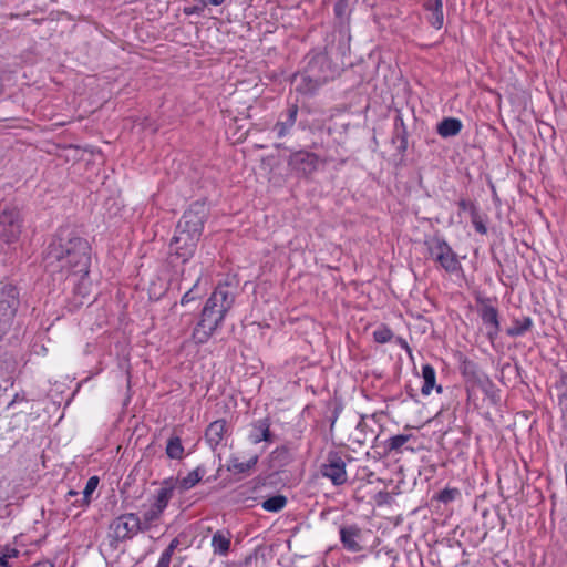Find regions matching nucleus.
<instances>
[{"label": "nucleus", "mask_w": 567, "mask_h": 567, "mask_svg": "<svg viewBox=\"0 0 567 567\" xmlns=\"http://www.w3.org/2000/svg\"><path fill=\"white\" fill-rule=\"evenodd\" d=\"M164 511L157 507L155 504L151 502L150 507L143 513V517L141 518L144 528L148 530L153 523L157 522L163 515Z\"/></svg>", "instance_id": "24"}, {"label": "nucleus", "mask_w": 567, "mask_h": 567, "mask_svg": "<svg viewBox=\"0 0 567 567\" xmlns=\"http://www.w3.org/2000/svg\"><path fill=\"white\" fill-rule=\"evenodd\" d=\"M373 499H374V503L377 506H379V507L383 506V505L388 504V502H389V493L384 492V491H380L374 495Z\"/></svg>", "instance_id": "33"}, {"label": "nucleus", "mask_w": 567, "mask_h": 567, "mask_svg": "<svg viewBox=\"0 0 567 567\" xmlns=\"http://www.w3.org/2000/svg\"><path fill=\"white\" fill-rule=\"evenodd\" d=\"M206 217L207 209L205 204L197 202L190 205L177 225H179L182 229L192 230L195 236H202Z\"/></svg>", "instance_id": "6"}, {"label": "nucleus", "mask_w": 567, "mask_h": 567, "mask_svg": "<svg viewBox=\"0 0 567 567\" xmlns=\"http://www.w3.org/2000/svg\"><path fill=\"white\" fill-rule=\"evenodd\" d=\"M340 539L343 547L349 551L358 553L362 549V530L357 525L341 527Z\"/></svg>", "instance_id": "11"}, {"label": "nucleus", "mask_w": 567, "mask_h": 567, "mask_svg": "<svg viewBox=\"0 0 567 567\" xmlns=\"http://www.w3.org/2000/svg\"><path fill=\"white\" fill-rule=\"evenodd\" d=\"M288 165L298 175L307 176L317 171L319 158L313 153L298 151L289 156Z\"/></svg>", "instance_id": "8"}, {"label": "nucleus", "mask_w": 567, "mask_h": 567, "mask_svg": "<svg viewBox=\"0 0 567 567\" xmlns=\"http://www.w3.org/2000/svg\"><path fill=\"white\" fill-rule=\"evenodd\" d=\"M179 545V540L178 538H174L169 545L167 546L166 550L169 551V553H173L175 551V549L178 547Z\"/></svg>", "instance_id": "38"}, {"label": "nucleus", "mask_w": 567, "mask_h": 567, "mask_svg": "<svg viewBox=\"0 0 567 567\" xmlns=\"http://www.w3.org/2000/svg\"><path fill=\"white\" fill-rule=\"evenodd\" d=\"M197 245L179 240L178 237H173L171 240V254L176 256L182 262H186L195 252Z\"/></svg>", "instance_id": "17"}, {"label": "nucleus", "mask_w": 567, "mask_h": 567, "mask_svg": "<svg viewBox=\"0 0 567 567\" xmlns=\"http://www.w3.org/2000/svg\"><path fill=\"white\" fill-rule=\"evenodd\" d=\"M321 474L339 486L347 482L346 462L339 452H329L326 462L321 465Z\"/></svg>", "instance_id": "5"}, {"label": "nucleus", "mask_w": 567, "mask_h": 567, "mask_svg": "<svg viewBox=\"0 0 567 567\" xmlns=\"http://www.w3.org/2000/svg\"><path fill=\"white\" fill-rule=\"evenodd\" d=\"M257 461V455L251 456L247 461H240L239 457L233 456L229 458L226 466L229 472H233L235 474H241L252 468L256 465Z\"/></svg>", "instance_id": "22"}, {"label": "nucleus", "mask_w": 567, "mask_h": 567, "mask_svg": "<svg viewBox=\"0 0 567 567\" xmlns=\"http://www.w3.org/2000/svg\"><path fill=\"white\" fill-rule=\"evenodd\" d=\"M374 339L379 343H385L390 340V330L388 329H380L374 331L373 333Z\"/></svg>", "instance_id": "32"}, {"label": "nucleus", "mask_w": 567, "mask_h": 567, "mask_svg": "<svg viewBox=\"0 0 567 567\" xmlns=\"http://www.w3.org/2000/svg\"><path fill=\"white\" fill-rule=\"evenodd\" d=\"M319 63V60L315 63H311L309 65V69L307 70L306 74L301 75V80L303 82V85L300 87V90L305 93H312L315 92L319 86L324 84L328 81L327 76H317L316 75V66Z\"/></svg>", "instance_id": "15"}, {"label": "nucleus", "mask_w": 567, "mask_h": 567, "mask_svg": "<svg viewBox=\"0 0 567 567\" xmlns=\"http://www.w3.org/2000/svg\"><path fill=\"white\" fill-rule=\"evenodd\" d=\"M473 224H474V227H475L477 233L486 234L487 229H486L485 225L481 220H476V218L474 217Z\"/></svg>", "instance_id": "37"}, {"label": "nucleus", "mask_w": 567, "mask_h": 567, "mask_svg": "<svg viewBox=\"0 0 567 567\" xmlns=\"http://www.w3.org/2000/svg\"><path fill=\"white\" fill-rule=\"evenodd\" d=\"M400 150H405L406 148V140L404 136L401 137V143H400V146H399Z\"/></svg>", "instance_id": "46"}, {"label": "nucleus", "mask_w": 567, "mask_h": 567, "mask_svg": "<svg viewBox=\"0 0 567 567\" xmlns=\"http://www.w3.org/2000/svg\"><path fill=\"white\" fill-rule=\"evenodd\" d=\"M204 6H220L225 0H200Z\"/></svg>", "instance_id": "40"}, {"label": "nucleus", "mask_w": 567, "mask_h": 567, "mask_svg": "<svg viewBox=\"0 0 567 567\" xmlns=\"http://www.w3.org/2000/svg\"><path fill=\"white\" fill-rule=\"evenodd\" d=\"M21 233L20 213L14 207H6L0 213V237L7 243L16 240Z\"/></svg>", "instance_id": "7"}, {"label": "nucleus", "mask_w": 567, "mask_h": 567, "mask_svg": "<svg viewBox=\"0 0 567 567\" xmlns=\"http://www.w3.org/2000/svg\"><path fill=\"white\" fill-rule=\"evenodd\" d=\"M202 279V275H199L194 282V285L183 295L181 299V305L185 306L200 297V293L198 292V285Z\"/></svg>", "instance_id": "28"}, {"label": "nucleus", "mask_w": 567, "mask_h": 567, "mask_svg": "<svg viewBox=\"0 0 567 567\" xmlns=\"http://www.w3.org/2000/svg\"><path fill=\"white\" fill-rule=\"evenodd\" d=\"M202 480V474L199 473V470L196 468L187 474V476L183 477L178 484L179 488L183 491H187L192 487H194L199 481Z\"/></svg>", "instance_id": "27"}, {"label": "nucleus", "mask_w": 567, "mask_h": 567, "mask_svg": "<svg viewBox=\"0 0 567 567\" xmlns=\"http://www.w3.org/2000/svg\"><path fill=\"white\" fill-rule=\"evenodd\" d=\"M226 422L224 420H217L212 422L205 433L206 440L212 447L217 446L225 434Z\"/></svg>", "instance_id": "20"}, {"label": "nucleus", "mask_w": 567, "mask_h": 567, "mask_svg": "<svg viewBox=\"0 0 567 567\" xmlns=\"http://www.w3.org/2000/svg\"><path fill=\"white\" fill-rule=\"evenodd\" d=\"M18 302L17 288L6 285L0 290V323L8 322L13 317Z\"/></svg>", "instance_id": "10"}, {"label": "nucleus", "mask_w": 567, "mask_h": 567, "mask_svg": "<svg viewBox=\"0 0 567 567\" xmlns=\"http://www.w3.org/2000/svg\"><path fill=\"white\" fill-rule=\"evenodd\" d=\"M287 504V498L282 495H275L262 502V508L267 512H279Z\"/></svg>", "instance_id": "26"}, {"label": "nucleus", "mask_w": 567, "mask_h": 567, "mask_svg": "<svg viewBox=\"0 0 567 567\" xmlns=\"http://www.w3.org/2000/svg\"><path fill=\"white\" fill-rule=\"evenodd\" d=\"M409 435H394L392 436V450H396L404 445V443L409 440Z\"/></svg>", "instance_id": "35"}, {"label": "nucleus", "mask_w": 567, "mask_h": 567, "mask_svg": "<svg viewBox=\"0 0 567 567\" xmlns=\"http://www.w3.org/2000/svg\"><path fill=\"white\" fill-rule=\"evenodd\" d=\"M399 123L403 126V122H402V118L400 116V113L398 112L396 116H395V127L398 128L399 126Z\"/></svg>", "instance_id": "45"}, {"label": "nucleus", "mask_w": 567, "mask_h": 567, "mask_svg": "<svg viewBox=\"0 0 567 567\" xmlns=\"http://www.w3.org/2000/svg\"><path fill=\"white\" fill-rule=\"evenodd\" d=\"M140 532H146L144 525L135 513H125L115 517L109 525V537L112 543L132 539Z\"/></svg>", "instance_id": "4"}, {"label": "nucleus", "mask_w": 567, "mask_h": 567, "mask_svg": "<svg viewBox=\"0 0 567 567\" xmlns=\"http://www.w3.org/2000/svg\"><path fill=\"white\" fill-rule=\"evenodd\" d=\"M166 454L172 460H181L184 455V447L178 436H173L166 445Z\"/></svg>", "instance_id": "25"}, {"label": "nucleus", "mask_w": 567, "mask_h": 567, "mask_svg": "<svg viewBox=\"0 0 567 567\" xmlns=\"http://www.w3.org/2000/svg\"><path fill=\"white\" fill-rule=\"evenodd\" d=\"M430 257L446 272L455 274L462 270V265L452 247L442 237L434 236L425 241Z\"/></svg>", "instance_id": "3"}, {"label": "nucleus", "mask_w": 567, "mask_h": 567, "mask_svg": "<svg viewBox=\"0 0 567 567\" xmlns=\"http://www.w3.org/2000/svg\"><path fill=\"white\" fill-rule=\"evenodd\" d=\"M560 384L567 388V374L563 373L560 377Z\"/></svg>", "instance_id": "44"}, {"label": "nucleus", "mask_w": 567, "mask_h": 567, "mask_svg": "<svg viewBox=\"0 0 567 567\" xmlns=\"http://www.w3.org/2000/svg\"><path fill=\"white\" fill-rule=\"evenodd\" d=\"M173 553L167 551L166 549L162 553L156 567H169L172 560Z\"/></svg>", "instance_id": "34"}, {"label": "nucleus", "mask_w": 567, "mask_h": 567, "mask_svg": "<svg viewBox=\"0 0 567 567\" xmlns=\"http://www.w3.org/2000/svg\"><path fill=\"white\" fill-rule=\"evenodd\" d=\"M0 566L9 567V558L3 554L0 556Z\"/></svg>", "instance_id": "43"}, {"label": "nucleus", "mask_w": 567, "mask_h": 567, "mask_svg": "<svg viewBox=\"0 0 567 567\" xmlns=\"http://www.w3.org/2000/svg\"><path fill=\"white\" fill-rule=\"evenodd\" d=\"M235 302V288L228 282L219 284L206 300L192 338L204 344L223 326L227 312Z\"/></svg>", "instance_id": "2"}, {"label": "nucleus", "mask_w": 567, "mask_h": 567, "mask_svg": "<svg viewBox=\"0 0 567 567\" xmlns=\"http://www.w3.org/2000/svg\"><path fill=\"white\" fill-rule=\"evenodd\" d=\"M424 10L427 22L435 29H441L444 24L443 2L442 0H425Z\"/></svg>", "instance_id": "14"}, {"label": "nucleus", "mask_w": 567, "mask_h": 567, "mask_svg": "<svg viewBox=\"0 0 567 567\" xmlns=\"http://www.w3.org/2000/svg\"><path fill=\"white\" fill-rule=\"evenodd\" d=\"M475 364L470 360H465L462 364V371L464 374H473L475 372Z\"/></svg>", "instance_id": "36"}, {"label": "nucleus", "mask_w": 567, "mask_h": 567, "mask_svg": "<svg viewBox=\"0 0 567 567\" xmlns=\"http://www.w3.org/2000/svg\"><path fill=\"white\" fill-rule=\"evenodd\" d=\"M399 342L401 343L402 347H405L408 352L410 353V350H409L408 346L405 344V342L402 339H399Z\"/></svg>", "instance_id": "47"}, {"label": "nucleus", "mask_w": 567, "mask_h": 567, "mask_svg": "<svg viewBox=\"0 0 567 567\" xmlns=\"http://www.w3.org/2000/svg\"><path fill=\"white\" fill-rule=\"evenodd\" d=\"M175 489V484L173 483V480H166L162 483L161 487L156 491L154 496L152 497V503L155 504L157 507L165 511L167 507L169 501L173 497Z\"/></svg>", "instance_id": "18"}, {"label": "nucleus", "mask_w": 567, "mask_h": 567, "mask_svg": "<svg viewBox=\"0 0 567 567\" xmlns=\"http://www.w3.org/2000/svg\"><path fill=\"white\" fill-rule=\"evenodd\" d=\"M481 308L478 310L483 323L487 327V337L494 340L499 332L498 310L492 306L489 299H478Z\"/></svg>", "instance_id": "9"}, {"label": "nucleus", "mask_w": 567, "mask_h": 567, "mask_svg": "<svg viewBox=\"0 0 567 567\" xmlns=\"http://www.w3.org/2000/svg\"><path fill=\"white\" fill-rule=\"evenodd\" d=\"M44 261L45 268L58 279L70 280L82 296L89 293L91 246L86 239L71 231H61L49 245Z\"/></svg>", "instance_id": "1"}, {"label": "nucleus", "mask_w": 567, "mask_h": 567, "mask_svg": "<svg viewBox=\"0 0 567 567\" xmlns=\"http://www.w3.org/2000/svg\"><path fill=\"white\" fill-rule=\"evenodd\" d=\"M462 122L455 117H445L437 124V133L442 137H452L457 135L462 130Z\"/></svg>", "instance_id": "21"}, {"label": "nucleus", "mask_w": 567, "mask_h": 567, "mask_svg": "<svg viewBox=\"0 0 567 567\" xmlns=\"http://www.w3.org/2000/svg\"><path fill=\"white\" fill-rule=\"evenodd\" d=\"M422 378L423 385L421 392L423 395H429L433 389H435L437 393L442 392V386L436 384V373L432 365L424 364L422 367Z\"/></svg>", "instance_id": "19"}, {"label": "nucleus", "mask_w": 567, "mask_h": 567, "mask_svg": "<svg viewBox=\"0 0 567 567\" xmlns=\"http://www.w3.org/2000/svg\"><path fill=\"white\" fill-rule=\"evenodd\" d=\"M298 115V106L292 104L287 112L281 114L272 131L276 132L278 138L287 136L296 124Z\"/></svg>", "instance_id": "12"}, {"label": "nucleus", "mask_w": 567, "mask_h": 567, "mask_svg": "<svg viewBox=\"0 0 567 567\" xmlns=\"http://www.w3.org/2000/svg\"><path fill=\"white\" fill-rule=\"evenodd\" d=\"M533 327V321L529 317H523L522 319H515L512 326L506 330L509 337H520L525 334Z\"/></svg>", "instance_id": "23"}, {"label": "nucleus", "mask_w": 567, "mask_h": 567, "mask_svg": "<svg viewBox=\"0 0 567 567\" xmlns=\"http://www.w3.org/2000/svg\"><path fill=\"white\" fill-rule=\"evenodd\" d=\"M458 206L461 209L466 210L467 208L473 209V214H475V208L472 204L467 203L466 200L462 199L458 202Z\"/></svg>", "instance_id": "39"}, {"label": "nucleus", "mask_w": 567, "mask_h": 567, "mask_svg": "<svg viewBox=\"0 0 567 567\" xmlns=\"http://www.w3.org/2000/svg\"><path fill=\"white\" fill-rule=\"evenodd\" d=\"M231 545V534L227 530H217L213 534L210 546L218 556H227Z\"/></svg>", "instance_id": "16"}, {"label": "nucleus", "mask_w": 567, "mask_h": 567, "mask_svg": "<svg viewBox=\"0 0 567 567\" xmlns=\"http://www.w3.org/2000/svg\"><path fill=\"white\" fill-rule=\"evenodd\" d=\"M31 567H54V565L50 561H39L33 564Z\"/></svg>", "instance_id": "42"}, {"label": "nucleus", "mask_w": 567, "mask_h": 567, "mask_svg": "<svg viewBox=\"0 0 567 567\" xmlns=\"http://www.w3.org/2000/svg\"><path fill=\"white\" fill-rule=\"evenodd\" d=\"M252 444H258L262 441L274 442V435L270 432V422L268 419H260L252 423L248 435Z\"/></svg>", "instance_id": "13"}, {"label": "nucleus", "mask_w": 567, "mask_h": 567, "mask_svg": "<svg viewBox=\"0 0 567 567\" xmlns=\"http://www.w3.org/2000/svg\"><path fill=\"white\" fill-rule=\"evenodd\" d=\"M174 237H178L179 240H185L188 243H192L194 245H197L199 241L200 236H195L192 230L182 229L179 225L176 227V233Z\"/></svg>", "instance_id": "29"}, {"label": "nucleus", "mask_w": 567, "mask_h": 567, "mask_svg": "<svg viewBox=\"0 0 567 567\" xmlns=\"http://www.w3.org/2000/svg\"><path fill=\"white\" fill-rule=\"evenodd\" d=\"M460 495V491L457 488H444L443 491H441L436 498L444 503V504H447L452 501H454L457 496Z\"/></svg>", "instance_id": "30"}, {"label": "nucleus", "mask_w": 567, "mask_h": 567, "mask_svg": "<svg viewBox=\"0 0 567 567\" xmlns=\"http://www.w3.org/2000/svg\"><path fill=\"white\" fill-rule=\"evenodd\" d=\"M99 484V478L96 476H92L86 482V485L83 491V503L89 504L90 503V495L96 489Z\"/></svg>", "instance_id": "31"}, {"label": "nucleus", "mask_w": 567, "mask_h": 567, "mask_svg": "<svg viewBox=\"0 0 567 567\" xmlns=\"http://www.w3.org/2000/svg\"><path fill=\"white\" fill-rule=\"evenodd\" d=\"M19 551L16 548L6 549L3 555H6L9 559L17 557Z\"/></svg>", "instance_id": "41"}]
</instances>
